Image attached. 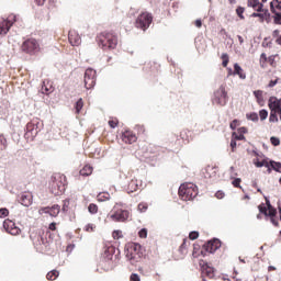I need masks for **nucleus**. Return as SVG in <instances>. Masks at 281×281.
Instances as JSON below:
<instances>
[{"label":"nucleus","instance_id":"nucleus-37","mask_svg":"<svg viewBox=\"0 0 281 281\" xmlns=\"http://www.w3.org/2000/svg\"><path fill=\"white\" fill-rule=\"evenodd\" d=\"M88 212L90 214H98V206L95 204H93V203L89 204Z\"/></svg>","mask_w":281,"mask_h":281},{"label":"nucleus","instance_id":"nucleus-44","mask_svg":"<svg viewBox=\"0 0 281 281\" xmlns=\"http://www.w3.org/2000/svg\"><path fill=\"white\" fill-rule=\"evenodd\" d=\"M270 142H271L272 146H280V138H278L276 136H272L270 138Z\"/></svg>","mask_w":281,"mask_h":281},{"label":"nucleus","instance_id":"nucleus-43","mask_svg":"<svg viewBox=\"0 0 281 281\" xmlns=\"http://www.w3.org/2000/svg\"><path fill=\"white\" fill-rule=\"evenodd\" d=\"M269 122H278V112L270 113Z\"/></svg>","mask_w":281,"mask_h":281},{"label":"nucleus","instance_id":"nucleus-61","mask_svg":"<svg viewBox=\"0 0 281 281\" xmlns=\"http://www.w3.org/2000/svg\"><path fill=\"white\" fill-rule=\"evenodd\" d=\"M277 85H278V79L271 80V81L269 82L268 87L273 88V87H276Z\"/></svg>","mask_w":281,"mask_h":281},{"label":"nucleus","instance_id":"nucleus-12","mask_svg":"<svg viewBox=\"0 0 281 281\" xmlns=\"http://www.w3.org/2000/svg\"><path fill=\"white\" fill-rule=\"evenodd\" d=\"M38 214H49V216L56 217L60 214V205L55 204L52 207H42L38 210Z\"/></svg>","mask_w":281,"mask_h":281},{"label":"nucleus","instance_id":"nucleus-6","mask_svg":"<svg viewBox=\"0 0 281 281\" xmlns=\"http://www.w3.org/2000/svg\"><path fill=\"white\" fill-rule=\"evenodd\" d=\"M153 23V15L148 12L140 13L135 22V25L138 30H143L146 32L150 27V24Z\"/></svg>","mask_w":281,"mask_h":281},{"label":"nucleus","instance_id":"nucleus-55","mask_svg":"<svg viewBox=\"0 0 281 281\" xmlns=\"http://www.w3.org/2000/svg\"><path fill=\"white\" fill-rule=\"evenodd\" d=\"M251 16L252 18H259V19H261V21L265 20V14H262V13H252Z\"/></svg>","mask_w":281,"mask_h":281},{"label":"nucleus","instance_id":"nucleus-8","mask_svg":"<svg viewBox=\"0 0 281 281\" xmlns=\"http://www.w3.org/2000/svg\"><path fill=\"white\" fill-rule=\"evenodd\" d=\"M227 91L225 90V86H221L215 92L213 98V104H217V106H225L227 104Z\"/></svg>","mask_w":281,"mask_h":281},{"label":"nucleus","instance_id":"nucleus-20","mask_svg":"<svg viewBox=\"0 0 281 281\" xmlns=\"http://www.w3.org/2000/svg\"><path fill=\"white\" fill-rule=\"evenodd\" d=\"M233 76H238L240 80H245V78H247V75L243 71V67L238 64H234Z\"/></svg>","mask_w":281,"mask_h":281},{"label":"nucleus","instance_id":"nucleus-24","mask_svg":"<svg viewBox=\"0 0 281 281\" xmlns=\"http://www.w3.org/2000/svg\"><path fill=\"white\" fill-rule=\"evenodd\" d=\"M254 95H255L258 104H260V106H262V104H265V97H262V90H255Z\"/></svg>","mask_w":281,"mask_h":281},{"label":"nucleus","instance_id":"nucleus-30","mask_svg":"<svg viewBox=\"0 0 281 281\" xmlns=\"http://www.w3.org/2000/svg\"><path fill=\"white\" fill-rule=\"evenodd\" d=\"M54 91V88H52V86L47 87L44 82V85L42 86L41 92L44 93V95H49V93H52Z\"/></svg>","mask_w":281,"mask_h":281},{"label":"nucleus","instance_id":"nucleus-46","mask_svg":"<svg viewBox=\"0 0 281 281\" xmlns=\"http://www.w3.org/2000/svg\"><path fill=\"white\" fill-rule=\"evenodd\" d=\"M139 238H146L148 236V231L146 228H143L138 232Z\"/></svg>","mask_w":281,"mask_h":281},{"label":"nucleus","instance_id":"nucleus-54","mask_svg":"<svg viewBox=\"0 0 281 281\" xmlns=\"http://www.w3.org/2000/svg\"><path fill=\"white\" fill-rule=\"evenodd\" d=\"M233 186L235 188H240V178H236L234 181H233Z\"/></svg>","mask_w":281,"mask_h":281},{"label":"nucleus","instance_id":"nucleus-63","mask_svg":"<svg viewBox=\"0 0 281 281\" xmlns=\"http://www.w3.org/2000/svg\"><path fill=\"white\" fill-rule=\"evenodd\" d=\"M231 148L234 150L236 148V139L231 140Z\"/></svg>","mask_w":281,"mask_h":281},{"label":"nucleus","instance_id":"nucleus-7","mask_svg":"<svg viewBox=\"0 0 281 281\" xmlns=\"http://www.w3.org/2000/svg\"><path fill=\"white\" fill-rule=\"evenodd\" d=\"M21 49L26 54H37V52H41V44L34 38H29L23 42Z\"/></svg>","mask_w":281,"mask_h":281},{"label":"nucleus","instance_id":"nucleus-45","mask_svg":"<svg viewBox=\"0 0 281 281\" xmlns=\"http://www.w3.org/2000/svg\"><path fill=\"white\" fill-rule=\"evenodd\" d=\"M189 238L190 240H196V238H199V232L193 231L189 234Z\"/></svg>","mask_w":281,"mask_h":281},{"label":"nucleus","instance_id":"nucleus-31","mask_svg":"<svg viewBox=\"0 0 281 281\" xmlns=\"http://www.w3.org/2000/svg\"><path fill=\"white\" fill-rule=\"evenodd\" d=\"M128 188L131 192H137L139 184L137 183V180H132L128 184Z\"/></svg>","mask_w":281,"mask_h":281},{"label":"nucleus","instance_id":"nucleus-11","mask_svg":"<svg viewBox=\"0 0 281 281\" xmlns=\"http://www.w3.org/2000/svg\"><path fill=\"white\" fill-rule=\"evenodd\" d=\"M3 227L8 234H11V236H19L21 234V228H19L11 220H5L3 222Z\"/></svg>","mask_w":281,"mask_h":281},{"label":"nucleus","instance_id":"nucleus-16","mask_svg":"<svg viewBox=\"0 0 281 281\" xmlns=\"http://www.w3.org/2000/svg\"><path fill=\"white\" fill-rule=\"evenodd\" d=\"M122 140L125 144H135V142H137V136L131 131H125L122 135Z\"/></svg>","mask_w":281,"mask_h":281},{"label":"nucleus","instance_id":"nucleus-19","mask_svg":"<svg viewBox=\"0 0 281 281\" xmlns=\"http://www.w3.org/2000/svg\"><path fill=\"white\" fill-rule=\"evenodd\" d=\"M113 254H115V248L109 247L104 250L102 258L105 260V262H109L111 265V260H113Z\"/></svg>","mask_w":281,"mask_h":281},{"label":"nucleus","instance_id":"nucleus-2","mask_svg":"<svg viewBox=\"0 0 281 281\" xmlns=\"http://www.w3.org/2000/svg\"><path fill=\"white\" fill-rule=\"evenodd\" d=\"M178 193L182 201H192L196 199L199 189L196 188V184L192 182H186L180 186Z\"/></svg>","mask_w":281,"mask_h":281},{"label":"nucleus","instance_id":"nucleus-58","mask_svg":"<svg viewBox=\"0 0 281 281\" xmlns=\"http://www.w3.org/2000/svg\"><path fill=\"white\" fill-rule=\"evenodd\" d=\"M67 207H69V200H64L63 211L67 212Z\"/></svg>","mask_w":281,"mask_h":281},{"label":"nucleus","instance_id":"nucleus-42","mask_svg":"<svg viewBox=\"0 0 281 281\" xmlns=\"http://www.w3.org/2000/svg\"><path fill=\"white\" fill-rule=\"evenodd\" d=\"M8 214H10V211H8V209L5 207L0 209V218H5Z\"/></svg>","mask_w":281,"mask_h":281},{"label":"nucleus","instance_id":"nucleus-60","mask_svg":"<svg viewBox=\"0 0 281 281\" xmlns=\"http://www.w3.org/2000/svg\"><path fill=\"white\" fill-rule=\"evenodd\" d=\"M233 137H235V139H238V140L245 139V135H243V134L236 135V133H234Z\"/></svg>","mask_w":281,"mask_h":281},{"label":"nucleus","instance_id":"nucleus-23","mask_svg":"<svg viewBox=\"0 0 281 281\" xmlns=\"http://www.w3.org/2000/svg\"><path fill=\"white\" fill-rule=\"evenodd\" d=\"M79 173L81 175V177H89L93 173V167L86 165L80 171Z\"/></svg>","mask_w":281,"mask_h":281},{"label":"nucleus","instance_id":"nucleus-29","mask_svg":"<svg viewBox=\"0 0 281 281\" xmlns=\"http://www.w3.org/2000/svg\"><path fill=\"white\" fill-rule=\"evenodd\" d=\"M5 148H8V139L3 134H0V150H5Z\"/></svg>","mask_w":281,"mask_h":281},{"label":"nucleus","instance_id":"nucleus-4","mask_svg":"<svg viewBox=\"0 0 281 281\" xmlns=\"http://www.w3.org/2000/svg\"><path fill=\"white\" fill-rule=\"evenodd\" d=\"M139 249H142V246L138 244H133L125 250V258L126 260L135 267L137 262H139L142 258V254H139Z\"/></svg>","mask_w":281,"mask_h":281},{"label":"nucleus","instance_id":"nucleus-41","mask_svg":"<svg viewBox=\"0 0 281 281\" xmlns=\"http://www.w3.org/2000/svg\"><path fill=\"white\" fill-rule=\"evenodd\" d=\"M276 56H278V55H270L268 57V63H269V65H271V67H276Z\"/></svg>","mask_w":281,"mask_h":281},{"label":"nucleus","instance_id":"nucleus-9","mask_svg":"<svg viewBox=\"0 0 281 281\" xmlns=\"http://www.w3.org/2000/svg\"><path fill=\"white\" fill-rule=\"evenodd\" d=\"M41 131V128L38 127V122H30L26 124V132L24 134L25 139H27V142H34V137H36V135H38V132Z\"/></svg>","mask_w":281,"mask_h":281},{"label":"nucleus","instance_id":"nucleus-36","mask_svg":"<svg viewBox=\"0 0 281 281\" xmlns=\"http://www.w3.org/2000/svg\"><path fill=\"white\" fill-rule=\"evenodd\" d=\"M247 120H250L251 122H258V113L252 112L249 114H246Z\"/></svg>","mask_w":281,"mask_h":281},{"label":"nucleus","instance_id":"nucleus-28","mask_svg":"<svg viewBox=\"0 0 281 281\" xmlns=\"http://www.w3.org/2000/svg\"><path fill=\"white\" fill-rule=\"evenodd\" d=\"M270 168H272V170L276 172H281V162L270 160Z\"/></svg>","mask_w":281,"mask_h":281},{"label":"nucleus","instance_id":"nucleus-25","mask_svg":"<svg viewBox=\"0 0 281 281\" xmlns=\"http://www.w3.org/2000/svg\"><path fill=\"white\" fill-rule=\"evenodd\" d=\"M254 164L256 166V168H269V158H265L263 160H258V159H255L254 160Z\"/></svg>","mask_w":281,"mask_h":281},{"label":"nucleus","instance_id":"nucleus-35","mask_svg":"<svg viewBox=\"0 0 281 281\" xmlns=\"http://www.w3.org/2000/svg\"><path fill=\"white\" fill-rule=\"evenodd\" d=\"M221 58L223 60L222 61L223 67H227V65L229 64V55H227V53H224L222 54Z\"/></svg>","mask_w":281,"mask_h":281},{"label":"nucleus","instance_id":"nucleus-5","mask_svg":"<svg viewBox=\"0 0 281 281\" xmlns=\"http://www.w3.org/2000/svg\"><path fill=\"white\" fill-rule=\"evenodd\" d=\"M108 218L114 223H126V221L131 218V211L126 209H112L108 215Z\"/></svg>","mask_w":281,"mask_h":281},{"label":"nucleus","instance_id":"nucleus-50","mask_svg":"<svg viewBox=\"0 0 281 281\" xmlns=\"http://www.w3.org/2000/svg\"><path fill=\"white\" fill-rule=\"evenodd\" d=\"M112 210H124V203L116 202Z\"/></svg>","mask_w":281,"mask_h":281},{"label":"nucleus","instance_id":"nucleus-3","mask_svg":"<svg viewBox=\"0 0 281 281\" xmlns=\"http://www.w3.org/2000/svg\"><path fill=\"white\" fill-rule=\"evenodd\" d=\"M98 41L99 47L102 49H115L117 47V35L113 33H101Z\"/></svg>","mask_w":281,"mask_h":281},{"label":"nucleus","instance_id":"nucleus-40","mask_svg":"<svg viewBox=\"0 0 281 281\" xmlns=\"http://www.w3.org/2000/svg\"><path fill=\"white\" fill-rule=\"evenodd\" d=\"M259 116H260V120H266L267 117H269V112H267V110H261L259 111Z\"/></svg>","mask_w":281,"mask_h":281},{"label":"nucleus","instance_id":"nucleus-62","mask_svg":"<svg viewBox=\"0 0 281 281\" xmlns=\"http://www.w3.org/2000/svg\"><path fill=\"white\" fill-rule=\"evenodd\" d=\"M109 126L111 128H115V126H117V122L116 121H109Z\"/></svg>","mask_w":281,"mask_h":281},{"label":"nucleus","instance_id":"nucleus-1","mask_svg":"<svg viewBox=\"0 0 281 281\" xmlns=\"http://www.w3.org/2000/svg\"><path fill=\"white\" fill-rule=\"evenodd\" d=\"M67 183V179L61 173H55L50 177L49 181V190L52 194L55 196H60L63 192H65V186Z\"/></svg>","mask_w":281,"mask_h":281},{"label":"nucleus","instance_id":"nucleus-33","mask_svg":"<svg viewBox=\"0 0 281 281\" xmlns=\"http://www.w3.org/2000/svg\"><path fill=\"white\" fill-rule=\"evenodd\" d=\"M82 106H85V102L82 101V99H79L75 105L76 113H80V111H82Z\"/></svg>","mask_w":281,"mask_h":281},{"label":"nucleus","instance_id":"nucleus-18","mask_svg":"<svg viewBox=\"0 0 281 281\" xmlns=\"http://www.w3.org/2000/svg\"><path fill=\"white\" fill-rule=\"evenodd\" d=\"M19 202L21 205H24V207H30V205H32V193H22L19 196Z\"/></svg>","mask_w":281,"mask_h":281},{"label":"nucleus","instance_id":"nucleus-51","mask_svg":"<svg viewBox=\"0 0 281 281\" xmlns=\"http://www.w3.org/2000/svg\"><path fill=\"white\" fill-rule=\"evenodd\" d=\"M131 281H142V279L139 278V274L137 273H132L130 277Z\"/></svg>","mask_w":281,"mask_h":281},{"label":"nucleus","instance_id":"nucleus-52","mask_svg":"<svg viewBox=\"0 0 281 281\" xmlns=\"http://www.w3.org/2000/svg\"><path fill=\"white\" fill-rule=\"evenodd\" d=\"M231 128H232V131H236V128H237V126H238V120H233L232 122H231Z\"/></svg>","mask_w":281,"mask_h":281},{"label":"nucleus","instance_id":"nucleus-34","mask_svg":"<svg viewBox=\"0 0 281 281\" xmlns=\"http://www.w3.org/2000/svg\"><path fill=\"white\" fill-rule=\"evenodd\" d=\"M207 177H216V167H207L206 168Z\"/></svg>","mask_w":281,"mask_h":281},{"label":"nucleus","instance_id":"nucleus-53","mask_svg":"<svg viewBox=\"0 0 281 281\" xmlns=\"http://www.w3.org/2000/svg\"><path fill=\"white\" fill-rule=\"evenodd\" d=\"M215 196H216V199H224L225 198V193L223 191H217L215 193Z\"/></svg>","mask_w":281,"mask_h":281},{"label":"nucleus","instance_id":"nucleus-47","mask_svg":"<svg viewBox=\"0 0 281 281\" xmlns=\"http://www.w3.org/2000/svg\"><path fill=\"white\" fill-rule=\"evenodd\" d=\"M276 214H278V211H276V209H268V215L266 216H270V218L276 217Z\"/></svg>","mask_w":281,"mask_h":281},{"label":"nucleus","instance_id":"nucleus-32","mask_svg":"<svg viewBox=\"0 0 281 281\" xmlns=\"http://www.w3.org/2000/svg\"><path fill=\"white\" fill-rule=\"evenodd\" d=\"M207 278H214V268L205 266L203 267Z\"/></svg>","mask_w":281,"mask_h":281},{"label":"nucleus","instance_id":"nucleus-10","mask_svg":"<svg viewBox=\"0 0 281 281\" xmlns=\"http://www.w3.org/2000/svg\"><path fill=\"white\" fill-rule=\"evenodd\" d=\"M85 87L86 89H93L95 87V70L88 68L85 72Z\"/></svg>","mask_w":281,"mask_h":281},{"label":"nucleus","instance_id":"nucleus-26","mask_svg":"<svg viewBox=\"0 0 281 281\" xmlns=\"http://www.w3.org/2000/svg\"><path fill=\"white\" fill-rule=\"evenodd\" d=\"M98 201L104 202L111 199V194L109 192H101L97 195Z\"/></svg>","mask_w":281,"mask_h":281},{"label":"nucleus","instance_id":"nucleus-48","mask_svg":"<svg viewBox=\"0 0 281 281\" xmlns=\"http://www.w3.org/2000/svg\"><path fill=\"white\" fill-rule=\"evenodd\" d=\"M112 236H113V238H115L116 240L120 239V238H122V231H114V232L112 233Z\"/></svg>","mask_w":281,"mask_h":281},{"label":"nucleus","instance_id":"nucleus-59","mask_svg":"<svg viewBox=\"0 0 281 281\" xmlns=\"http://www.w3.org/2000/svg\"><path fill=\"white\" fill-rule=\"evenodd\" d=\"M270 221L272 225H274V227H278V225H280V223L278 222V220H276V217H270Z\"/></svg>","mask_w":281,"mask_h":281},{"label":"nucleus","instance_id":"nucleus-39","mask_svg":"<svg viewBox=\"0 0 281 281\" xmlns=\"http://www.w3.org/2000/svg\"><path fill=\"white\" fill-rule=\"evenodd\" d=\"M85 232H89V233L95 232V224H87L85 226Z\"/></svg>","mask_w":281,"mask_h":281},{"label":"nucleus","instance_id":"nucleus-21","mask_svg":"<svg viewBox=\"0 0 281 281\" xmlns=\"http://www.w3.org/2000/svg\"><path fill=\"white\" fill-rule=\"evenodd\" d=\"M248 8H254L257 12H262V3H260V0H248Z\"/></svg>","mask_w":281,"mask_h":281},{"label":"nucleus","instance_id":"nucleus-27","mask_svg":"<svg viewBox=\"0 0 281 281\" xmlns=\"http://www.w3.org/2000/svg\"><path fill=\"white\" fill-rule=\"evenodd\" d=\"M60 276V272L58 270H52L46 274L47 280L54 281Z\"/></svg>","mask_w":281,"mask_h":281},{"label":"nucleus","instance_id":"nucleus-14","mask_svg":"<svg viewBox=\"0 0 281 281\" xmlns=\"http://www.w3.org/2000/svg\"><path fill=\"white\" fill-rule=\"evenodd\" d=\"M68 41L72 47H78L80 43H82V40L80 38V34L76 31H69L68 33Z\"/></svg>","mask_w":281,"mask_h":281},{"label":"nucleus","instance_id":"nucleus-57","mask_svg":"<svg viewBox=\"0 0 281 281\" xmlns=\"http://www.w3.org/2000/svg\"><path fill=\"white\" fill-rule=\"evenodd\" d=\"M259 212H260L261 214H265V216L268 215L267 207H265V206H259Z\"/></svg>","mask_w":281,"mask_h":281},{"label":"nucleus","instance_id":"nucleus-64","mask_svg":"<svg viewBox=\"0 0 281 281\" xmlns=\"http://www.w3.org/2000/svg\"><path fill=\"white\" fill-rule=\"evenodd\" d=\"M201 25H203V23L201 22V20H196V21H195V26H196V27H201Z\"/></svg>","mask_w":281,"mask_h":281},{"label":"nucleus","instance_id":"nucleus-38","mask_svg":"<svg viewBox=\"0 0 281 281\" xmlns=\"http://www.w3.org/2000/svg\"><path fill=\"white\" fill-rule=\"evenodd\" d=\"M244 13H245V8L238 7L236 9V14L239 16V19H245V15H243Z\"/></svg>","mask_w":281,"mask_h":281},{"label":"nucleus","instance_id":"nucleus-17","mask_svg":"<svg viewBox=\"0 0 281 281\" xmlns=\"http://www.w3.org/2000/svg\"><path fill=\"white\" fill-rule=\"evenodd\" d=\"M221 247V240L218 239H214V240H211L209 241L206 245H205V249L209 254H214V251H216L217 249H220Z\"/></svg>","mask_w":281,"mask_h":281},{"label":"nucleus","instance_id":"nucleus-49","mask_svg":"<svg viewBox=\"0 0 281 281\" xmlns=\"http://www.w3.org/2000/svg\"><path fill=\"white\" fill-rule=\"evenodd\" d=\"M138 210H139L140 212H146V210H148V204H146V203H139V204H138Z\"/></svg>","mask_w":281,"mask_h":281},{"label":"nucleus","instance_id":"nucleus-56","mask_svg":"<svg viewBox=\"0 0 281 281\" xmlns=\"http://www.w3.org/2000/svg\"><path fill=\"white\" fill-rule=\"evenodd\" d=\"M136 131L138 132V133H144L146 130H145V127H144V125H136Z\"/></svg>","mask_w":281,"mask_h":281},{"label":"nucleus","instance_id":"nucleus-13","mask_svg":"<svg viewBox=\"0 0 281 281\" xmlns=\"http://www.w3.org/2000/svg\"><path fill=\"white\" fill-rule=\"evenodd\" d=\"M14 21L10 19H0V35L5 36L8 32H10V27H12Z\"/></svg>","mask_w":281,"mask_h":281},{"label":"nucleus","instance_id":"nucleus-15","mask_svg":"<svg viewBox=\"0 0 281 281\" xmlns=\"http://www.w3.org/2000/svg\"><path fill=\"white\" fill-rule=\"evenodd\" d=\"M269 109L271 110V113H278V115H281V105H280V101H278L276 99V97H271L269 99V104H268Z\"/></svg>","mask_w":281,"mask_h":281},{"label":"nucleus","instance_id":"nucleus-22","mask_svg":"<svg viewBox=\"0 0 281 281\" xmlns=\"http://www.w3.org/2000/svg\"><path fill=\"white\" fill-rule=\"evenodd\" d=\"M270 10L274 14L273 19H274L276 25H281V13L276 12V7H273V2L270 3Z\"/></svg>","mask_w":281,"mask_h":281}]
</instances>
